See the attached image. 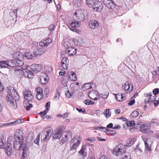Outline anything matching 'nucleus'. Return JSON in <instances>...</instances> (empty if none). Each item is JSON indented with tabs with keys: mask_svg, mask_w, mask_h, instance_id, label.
Instances as JSON below:
<instances>
[{
	"mask_svg": "<svg viewBox=\"0 0 159 159\" xmlns=\"http://www.w3.org/2000/svg\"><path fill=\"white\" fill-rule=\"evenodd\" d=\"M19 62H17L14 60L2 61H0V68L18 67V68L15 70L16 72H20L21 74H23V75L25 77L30 79L33 78L34 74L32 71L27 68L28 66L26 64H24L23 61Z\"/></svg>",
	"mask_w": 159,
	"mask_h": 159,
	"instance_id": "1",
	"label": "nucleus"
},
{
	"mask_svg": "<svg viewBox=\"0 0 159 159\" xmlns=\"http://www.w3.org/2000/svg\"><path fill=\"white\" fill-rule=\"evenodd\" d=\"M6 98L7 103L11 108L16 109L17 107L16 99L19 97L17 93L12 86L8 88Z\"/></svg>",
	"mask_w": 159,
	"mask_h": 159,
	"instance_id": "2",
	"label": "nucleus"
},
{
	"mask_svg": "<svg viewBox=\"0 0 159 159\" xmlns=\"http://www.w3.org/2000/svg\"><path fill=\"white\" fill-rule=\"evenodd\" d=\"M73 42L70 41L65 42L64 44V46L66 48V52L70 56H74L76 53L77 49L74 47L71 46V43Z\"/></svg>",
	"mask_w": 159,
	"mask_h": 159,
	"instance_id": "3",
	"label": "nucleus"
},
{
	"mask_svg": "<svg viewBox=\"0 0 159 159\" xmlns=\"http://www.w3.org/2000/svg\"><path fill=\"white\" fill-rule=\"evenodd\" d=\"M125 151V146L120 143L114 148L112 152L114 155L118 157H120L124 154Z\"/></svg>",
	"mask_w": 159,
	"mask_h": 159,
	"instance_id": "4",
	"label": "nucleus"
},
{
	"mask_svg": "<svg viewBox=\"0 0 159 159\" xmlns=\"http://www.w3.org/2000/svg\"><path fill=\"white\" fill-rule=\"evenodd\" d=\"M80 143V138L79 136L76 135L74 137L70 143V151L76 150Z\"/></svg>",
	"mask_w": 159,
	"mask_h": 159,
	"instance_id": "5",
	"label": "nucleus"
},
{
	"mask_svg": "<svg viewBox=\"0 0 159 159\" xmlns=\"http://www.w3.org/2000/svg\"><path fill=\"white\" fill-rule=\"evenodd\" d=\"M84 12H85L86 15H87L86 12L84 11ZM85 14L82 12L81 10L76 11L73 16L74 20L78 21L79 23L83 21L85 19Z\"/></svg>",
	"mask_w": 159,
	"mask_h": 159,
	"instance_id": "6",
	"label": "nucleus"
},
{
	"mask_svg": "<svg viewBox=\"0 0 159 159\" xmlns=\"http://www.w3.org/2000/svg\"><path fill=\"white\" fill-rule=\"evenodd\" d=\"M13 143L12 137H9L7 140V146L5 147L6 152L8 156H10L12 153V144Z\"/></svg>",
	"mask_w": 159,
	"mask_h": 159,
	"instance_id": "7",
	"label": "nucleus"
},
{
	"mask_svg": "<svg viewBox=\"0 0 159 159\" xmlns=\"http://www.w3.org/2000/svg\"><path fill=\"white\" fill-rule=\"evenodd\" d=\"M142 140L144 142L145 148L149 152L152 151L151 147L152 144V140L150 138H147L144 136L141 137Z\"/></svg>",
	"mask_w": 159,
	"mask_h": 159,
	"instance_id": "8",
	"label": "nucleus"
},
{
	"mask_svg": "<svg viewBox=\"0 0 159 159\" xmlns=\"http://www.w3.org/2000/svg\"><path fill=\"white\" fill-rule=\"evenodd\" d=\"M146 124H142L140 125H139V130L143 133L146 134H150L153 133V131L148 128L146 126Z\"/></svg>",
	"mask_w": 159,
	"mask_h": 159,
	"instance_id": "9",
	"label": "nucleus"
},
{
	"mask_svg": "<svg viewBox=\"0 0 159 159\" xmlns=\"http://www.w3.org/2000/svg\"><path fill=\"white\" fill-rule=\"evenodd\" d=\"M14 138L15 140L20 141L21 143L24 141L22 130L20 129H17L14 134Z\"/></svg>",
	"mask_w": 159,
	"mask_h": 159,
	"instance_id": "10",
	"label": "nucleus"
},
{
	"mask_svg": "<svg viewBox=\"0 0 159 159\" xmlns=\"http://www.w3.org/2000/svg\"><path fill=\"white\" fill-rule=\"evenodd\" d=\"M24 141L21 143L20 141L15 140V141L13 142L14 147L15 148L18 150L21 149L22 150L23 148H25L26 145L25 143H24Z\"/></svg>",
	"mask_w": 159,
	"mask_h": 159,
	"instance_id": "11",
	"label": "nucleus"
},
{
	"mask_svg": "<svg viewBox=\"0 0 159 159\" xmlns=\"http://www.w3.org/2000/svg\"><path fill=\"white\" fill-rule=\"evenodd\" d=\"M69 23L70 24L69 26V29L73 31L77 32L78 30L76 28L80 26V23L75 20L70 21Z\"/></svg>",
	"mask_w": 159,
	"mask_h": 159,
	"instance_id": "12",
	"label": "nucleus"
},
{
	"mask_svg": "<svg viewBox=\"0 0 159 159\" xmlns=\"http://www.w3.org/2000/svg\"><path fill=\"white\" fill-rule=\"evenodd\" d=\"M92 7L95 11L100 12L103 8V5L100 1H96L92 5Z\"/></svg>",
	"mask_w": 159,
	"mask_h": 159,
	"instance_id": "13",
	"label": "nucleus"
},
{
	"mask_svg": "<svg viewBox=\"0 0 159 159\" xmlns=\"http://www.w3.org/2000/svg\"><path fill=\"white\" fill-rule=\"evenodd\" d=\"M71 133L69 131H66L63 133L61 140V142L62 143V144L67 142L71 138Z\"/></svg>",
	"mask_w": 159,
	"mask_h": 159,
	"instance_id": "14",
	"label": "nucleus"
},
{
	"mask_svg": "<svg viewBox=\"0 0 159 159\" xmlns=\"http://www.w3.org/2000/svg\"><path fill=\"white\" fill-rule=\"evenodd\" d=\"M88 94L90 98L94 100L99 99L100 96L98 94V92L95 90H93L88 92Z\"/></svg>",
	"mask_w": 159,
	"mask_h": 159,
	"instance_id": "15",
	"label": "nucleus"
},
{
	"mask_svg": "<svg viewBox=\"0 0 159 159\" xmlns=\"http://www.w3.org/2000/svg\"><path fill=\"white\" fill-rule=\"evenodd\" d=\"M46 51V49L44 48H40L34 50L33 54L34 56H40L44 53Z\"/></svg>",
	"mask_w": 159,
	"mask_h": 159,
	"instance_id": "16",
	"label": "nucleus"
},
{
	"mask_svg": "<svg viewBox=\"0 0 159 159\" xmlns=\"http://www.w3.org/2000/svg\"><path fill=\"white\" fill-rule=\"evenodd\" d=\"M12 56L14 58L17 59L19 60L18 61H16L15 60H14L16 62H19V61H22V60L23 59V55L22 53L19 51H17L13 53ZM10 61H14V60H10Z\"/></svg>",
	"mask_w": 159,
	"mask_h": 159,
	"instance_id": "17",
	"label": "nucleus"
},
{
	"mask_svg": "<svg viewBox=\"0 0 159 159\" xmlns=\"http://www.w3.org/2000/svg\"><path fill=\"white\" fill-rule=\"evenodd\" d=\"M24 98L28 101H30L34 98L31 92L29 90H26L23 93Z\"/></svg>",
	"mask_w": 159,
	"mask_h": 159,
	"instance_id": "18",
	"label": "nucleus"
},
{
	"mask_svg": "<svg viewBox=\"0 0 159 159\" xmlns=\"http://www.w3.org/2000/svg\"><path fill=\"white\" fill-rule=\"evenodd\" d=\"M40 78V81L41 83L44 85L45 84L48 82L47 75L44 73H40L39 75Z\"/></svg>",
	"mask_w": 159,
	"mask_h": 159,
	"instance_id": "19",
	"label": "nucleus"
},
{
	"mask_svg": "<svg viewBox=\"0 0 159 159\" xmlns=\"http://www.w3.org/2000/svg\"><path fill=\"white\" fill-rule=\"evenodd\" d=\"M129 83L127 82H126L122 86V89L124 90L126 93H130L133 89V86L131 85V87L130 88V85Z\"/></svg>",
	"mask_w": 159,
	"mask_h": 159,
	"instance_id": "20",
	"label": "nucleus"
},
{
	"mask_svg": "<svg viewBox=\"0 0 159 159\" xmlns=\"http://www.w3.org/2000/svg\"><path fill=\"white\" fill-rule=\"evenodd\" d=\"M74 43L79 46H82L84 44V40L80 37H76V39H73Z\"/></svg>",
	"mask_w": 159,
	"mask_h": 159,
	"instance_id": "21",
	"label": "nucleus"
},
{
	"mask_svg": "<svg viewBox=\"0 0 159 159\" xmlns=\"http://www.w3.org/2000/svg\"><path fill=\"white\" fill-rule=\"evenodd\" d=\"M51 39L50 38H48L45 39H43L40 42L39 45L41 47H47L51 43Z\"/></svg>",
	"mask_w": 159,
	"mask_h": 159,
	"instance_id": "22",
	"label": "nucleus"
},
{
	"mask_svg": "<svg viewBox=\"0 0 159 159\" xmlns=\"http://www.w3.org/2000/svg\"><path fill=\"white\" fill-rule=\"evenodd\" d=\"M122 6L123 7L120 6L119 7L117 8L116 11V13L117 15L118 16L122 15L126 10V7L125 4H124V5H122Z\"/></svg>",
	"mask_w": 159,
	"mask_h": 159,
	"instance_id": "23",
	"label": "nucleus"
},
{
	"mask_svg": "<svg viewBox=\"0 0 159 159\" xmlns=\"http://www.w3.org/2000/svg\"><path fill=\"white\" fill-rule=\"evenodd\" d=\"M69 60L67 57H64L61 60L62 67L65 70H67L69 66Z\"/></svg>",
	"mask_w": 159,
	"mask_h": 159,
	"instance_id": "24",
	"label": "nucleus"
},
{
	"mask_svg": "<svg viewBox=\"0 0 159 159\" xmlns=\"http://www.w3.org/2000/svg\"><path fill=\"white\" fill-rule=\"evenodd\" d=\"M62 129L61 128L55 130L52 134L53 139H60L61 136Z\"/></svg>",
	"mask_w": 159,
	"mask_h": 159,
	"instance_id": "25",
	"label": "nucleus"
},
{
	"mask_svg": "<svg viewBox=\"0 0 159 159\" xmlns=\"http://www.w3.org/2000/svg\"><path fill=\"white\" fill-rule=\"evenodd\" d=\"M30 68L33 72L37 73L41 70L42 67L40 65L34 64L30 66Z\"/></svg>",
	"mask_w": 159,
	"mask_h": 159,
	"instance_id": "26",
	"label": "nucleus"
},
{
	"mask_svg": "<svg viewBox=\"0 0 159 159\" xmlns=\"http://www.w3.org/2000/svg\"><path fill=\"white\" fill-rule=\"evenodd\" d=\"M86 146L83 145L80 150L79 152V156H81L83 158H84L87 156V153L85 152Z\"/></svg>",
	"mask_w": 159,
	"mask_h": 159,
	"instance_id": "27",
	"label": "nucleus"
},
{
	"mask_svg": "<svg viewBox=\"0 0 159 159\" xmlns=\"http://www.w3.org/2000/svg\"><path fill=\"white\" fill-rule=\"evenodd\" d=\"M104 4L108 8L113 9L115 7V4L112 0H106Z\"/></svg>",
	"mask_w": 159,
	"mask_h": 159,
	"instance_id": "28",
	"label": "nucleus"
},
{
	"mask_svg": "<svg viewBox=\"0 0 159 159\" xmlns=\"http://www.w3.org/2000/svg\"><path fill=\"white\" fill-rule=\"evenodd\" d=\"M68 78L72 81H76L77 79L76 74L74 72L72 71H69L67 74Z\"/></svg>",
	"mask_w": 159,
	"mask_h": 159,
	"instance_id": "29",
	"label": "nucleus"
},
{
	"mask_svg": "<svg viewBox=\"0 0 159 159\" xmlns=\"http://www.w3.org/2000/svg\"><path fill=\"white\" fill-rule=\"evenodd\" d=\"M36 95L38 100H40L43 98V93L42 88L39 87L37 88L36 89Z\"/></svg>",
	"mask_w": 159,
	"mask_h": 159,
	"instance_id": "30",
	"label": "nucleus"
},
{
	"mask_svg": "<svg viewBox=\"0 0 159 159\" xmlns=\"http://www.w3.org/2000/svg\"><path fill=\"white\" fill-rule=\"evenodd\" d=\"M52 135V130L49 129L44 134L41 136V139L44 141H46L47 139H49Z\"/></svg>",
	"mask_w": 159,
	"mask_h": 159,
	"instance_id": "31",
	"label": "nucleus"
},
{
	"mask_svg": "<svg viewBox=\"0 0 159 159\" xmlns=\"http://www.w3.org/2000/svg\"><path fill=\"white\" fill-rule=\"evenodd\" d=\"M126 123L128 127H130L129 129L131 132H132L135 129V127L134 126L135 124V122L134 120L128 121L126 122Z\"/></svg>",
	"mask_w": 159,
	"mask_h": 159,
	"instance_id": "32",
	"label": "nucleus"
},
{
	"mask_svg": "<svg viewBox=\"0 0 159 159\" xmlns=\"http://www.w3.org/2000/svg\"><path fill=\"white\" fill-rule=\"evenodd\" d=\"M89 25L91 29H94L98 26L99 24L97 20H94L90 21Z\"/></svg>",
	"mask_w": 159,
	"mask_h": 159,
	"instance_id": "33",
	"label": "nucleus"
},
{
	"mask_svg": "<svg viewBox=\"0 0 159 159\" xmlns=\"http://www.w3.org/2000/svg\"><path fill=\"white\" fill-rule=\"evenodd\" d=\"M115 95L116 99L119 101H123L125 99L124 97L125 95L121 93H118L117 94H114Z\"/></svg>",
	"mask_w": 159,
	"mask_h": 159,
	"instance_id": "34",
	"label": "nucleus"
},
{
	"mask_svg": "<svg viewBox=\"0 0 159 159\" xmlns=\"http://www.w3.org/2000/svg\"><path fill=\"white\" fill-rule=\"evenodd\" d=\"M23 106L25 108L27 111H29L30 108L32 107L33 106V105L32 104L28 102H24L23 103Z\"/></svg>",
	"mask_w": 159,
	"mask_h": 159,
	"instance_id": "35",
	"label": "nucleus"
},
{
	"mask_svg": "<svg viewBox=\"0 0 159 159\" xmlns=\"http://www.w3.org/2000/svg\"><path fill=\"white\" fill-rule=\"evenodd\" d=\"M92 88L91 84L90 83H88L83 85L82 89L84 90H86Z\"/></svg>",
	"mask_w": 159,
	"mask_h": 159,
	"instance_id": "36",
	"label": "nucleus"
},
{
	"mask_svg": "<svg viewBox=\"0 0 159 159\" xmlns=\"http://www.w3.org/2000/svg\"><path fill=\"white\" fill-rule=\"evenodd\" d=\"M25 57L27 59H33L34 57L33 54L31 52H26L25 53Z\"/></svg>",
	"mask_w": 159,
	"mask_h": 159,
	"instance_id": "37",
	"label": "nucleus"
},
{
	"mask_svg": "<svg viewBox=\"0 0 159 159\" xmlns=\"http://www.w3.org/2000/svg\"><path fill=\"white\" fill-rule=\"evenodd\" d=\"M103 113L106 118H109L111 116V112L110 111V109H107L105 110Z\"/></svg>",
	"mask_w": 159,
	"mask_h": 159,
	"instance_id": "38",
	"label": "nucleus"
},
{
	"mask_svg": "<svg viewBox=\"0 0 159 159\" xmlns=\"http://www.w3.org/2000/svg\"><path fill=\"white\" fill-rule=\"evenodd\" d=\"M24 121V120L23 119H20L16 120L15 121L12 122L13 125H16L20 124L21 123H23Z\"/></svg>",
	"mask_w": 159,
	"mask_h": 159,
	"instance_id": "39",
	"label": "nucleus"
},
{
	"mask_svg": "<svg viewBox=\"0 0 159 159\" xmlns=\"http://www.w3.org/2000/svg\"><path fill=\"white\" fill-rule=\"evenodd\" d=\"M75 92L72 91L71 92H70L69 90H68L67 93H66V94L67 97L68 98H73L74 97V94Z\"/></svg>",
	"mask_w": 159,
	"mask_h": 159,
	"instance_id": "40",
	"label": "nucleus"
},
{
	"mask_svg": "<svg viewBox=\"0 0 159 159\" xmlns=\"http://www.w3.org/2000/svg\"><path fill=\"white\" fill-rule=\"evenodd\" d=\"M5 140L4 139H0V148H4V146L5 144Z\"/></svg>",
	"mask_w": 159,
	"mask_h": 159,
	"instance_id": "41",
	"label": "nucleus"
},
{
	"mask_svg": "<svg viewBox=\"0 0 159 159\" xmlns=\"http://www.w3.org/2000/svg\"><path fill=\"white\" fill-rule=\"evenodd\" d=\"M84 103L86 105H89L90 104L93 105L95 103L93 101H92L91 100L87 99L85 100L84 101Z\"/></svg>",
	"mask_w": 159,
	"mask_h": 159,
	"instance_id": "42",
	"label": "nucleus"
},
{
	"mask_svg": "<svg viewBox=\"0 0 159 159\" xmlns=\"http://www.w3.org/2000/svg\"><path fill=\"white\" fill-rule=\"evenodd\" d=\"M27 150V148L26 147L25 148H23V149H22L23 153L22 154V157H21L22 159H24L26 155V153Z\"/></svg>",
	"mask_w": 159,
	"mask_h": 159,
	"instance_id": "43",
	"label": "nucleus"
},
{
	"mask_svg": "<svg viewBox=\"0 0 159 159\" xmlns=\"http://www.w3.org/2000/svg\"><path fill=\"white\" fill-rule=\"evenodd\" d=\"M139 112L136 111H134L131 114V117L135 118L137 117L139 115Z\"/></svg>",
	"mask_w": 159,
	"mask_h": 159,
	"instance_id": "44",
	"label": "nucleus"
},
{
	"mask_svg": "<svg viewBox=\"0 0 159 159\" xmlns=\"http://www.w3.org/2000/svg\"><path fill=\"white\" fill-rule=\"evenodd\" d=\"M86 3L89 7L92 6L93 2V0H86Z\"/></svg>",
	"mask_w": 159,
	"mask_h": 159,
	"instance_id": "45",
	"label": "nucleus"
},
{
	"mask_svg": "<svg viewBox=\"0 0 159 159\" xmlns=\"http://www.w3.org/2000/svg\"><path fill=\"white\" fill-rule=\"evenodd\" d=\"M134 139H129L128 143V146H130L134 143Z\"/></svg>",
	"mask_w": 159,
	"mask_h": 159,
	"instance_id": "46",
	"label": "nucleus"
},
{
	"mask_svg": "<svg viewBox=\"0 0 159 159\" xmlns=\"http://www.w3.org/2000/svg\"><path fill=\"white\" fill-rule=\"evenodd\" d=\"M12 122L9 123L5 124H0V127H2L3 126H8L13 125Z\"/></svg>",
	"mask_w": 159,
	"mask_h": 159,
	"instance_id": "47",
	"label": "nucleus"
},
{
	"mask_svg": "<svg viewBox=\"0 0 159 159\" xmlns=\"http://www.w3.org/2000/svg\"><path fill=\"white\" fill-rule=\"evenodd\" d=\"M40 139V134H39L38 135L37 138L36 139H35L34 141V143L37 145H39V142Z\"/></svg>",
	"mask_w": 159,
	"mask_h": 159,
	"instance_id": "48",
	"label": "nucleus"
},
{
	"mask_svg": "<svg viewBox=\"0 0 159 159\" xmlns=\"http://www.w3.org/2000/svg\"><path fill=\"white\" fill-rule=\"evenodd\" d=\"M96 139L94 137H90L86 139V140L89 141L90 143H93L96 140Z\"/></svg>",
	"mask_w": 159,
	"mask_h": 159,
	"instance_id": "49",
	"label": "nucleus"
},
{
	"mask_svg": "<svg viewBox=\"0 0 159 159\" xmlns=\"http://www.w3.org/2000/svg\"><path fill=\"white\" fill-rule=\"evenodd\" d=\"M54 29L55 25H52L49 27L48 30L50 32V33H51V32L53 31Z\"/></svg>",
	"mask_w": 159,
	"mask_h": 159,
	"instance_id": "50",
	"label": "nucleus"
},
{
	"mask_svg": "<svg viewBox=\"0 0 159 159\" xmlns=\"http://www.w3.org/2000/svg\"><path fill=\"white\" fill-rule=\"evenodd\" d=\"M109 93H105V94H103V93L101 94L100 96L103 98H106L107 97Z\"/></svg>",
	"mask_w": 159,
	"mask_h": 159,
	"instance_id": "51",
	"label": "nucleus"
},
{
	"mask_svg": "<svg viewBox=\"0 0 159 159\" xmlns=\"http://www.w3.org/2000/svg\"><path fill=\"white\" fill-rule=\"evenodd\" d=\"M156 98V95H154L152 97H151L149 99L150 102H152L155 101Z\"/></svg>",
	"mask_w": 159,
	"mask_h": 159,
	"instance_id": "52",
	"label": "nucleus"
},
{
	"mask_svg": "<svg viewBox=\"0 0 159 159\" xmlns=\"http://www.w3.org/2000/svg\"><path fill=\"white\" fill-rule=\"evenodd\" d=\"M159 92V89L158 88L155 89L153 90V93L154 94V95L157 94Z\"/></svg>",
	"mask_w": 159,
	"mask_h": 159,
	"instance_id": "53",
	"label": "nucleus"
},
{
	"mask_svg": "<svg viewBox=\"0 0 159 159\" xmlns=\"http://www.w3.org/2000/svg\"><path fill=\"white\" fill-rule=\"evenodd\" d=\"M60 94L59 92H57L55 94L54 99L56 100H57L59 99Z\"/></svg>",
	"mask_w": 159,
	"mask_h": 159,
	"instance_id": "54",
	"label": "nucleus"
},
{
	"mask_svg": "<svg viewBox=\"0 0 159 159\" xmlns=\"http://www.w3.org/2000/svg\"><path fill=\"white\" fill-rule=\"evenodd\" d=\"M50 102H48L45 104V107L46 108V110L48 111L50 107Z\"/></svg>",
	"mask_w": 159,
	"mask_h": 159,
	"instance_id": "55",
	"label": "nucleus"
},
{
	"mask_svg": "<svg viewBox=\"0 0 159 159\" xmlns=\"http://www.w3.org/2000/svg\"><path fill=\"white\" fill-rule=\"evenodd\" d=\"M116 132L114 130H109V134H109L112 136H113L116 134Z\"/></svg>",
	"mask_w": 159,
	"mask_h": 159,
	"instance_id": "56",
	"label": "nucleus"
},
{
	"mask_svg": "<svg viewBox=\"0 0 159 159\" xmlns=\"http://www.w3.org/2000/svg\"><path fill=\"white\" fill-rule=\"evenodd\" d=\"M48 111L47 110H45L41 112L40 113V114H41L42 116H43L46 115Z\"/></svg>",
	"mask_w": 159,
	"mask_h": 159,
	"instance_id": "57",
	"label": "nucleus"
},
{
	"mask_svg": "<svg viewBox=\"0 0 159 159\" xmlns=\"http://www.w3.org/2000/svg\"><path fill=\"white\" fill-rule=\"evenodd\" d=\"M102 130L104 132H105L107 134H109V129H107L103 127Z\"/></svg>",
	"mask_w": 159,
	"mask_h": 159,
	"instance_id": "58",
	"label": "nucleus"
},
{
	"mask_svg": "<svg viewBox=\"0 0 159 159\" xmlns=\"http://www.w3.org/2000/svg\"><path fill=\"white\" fill-rule=\"evenodd\" d=\"M135 102V101L134 99H133L130 101L128 104L129 106H131L133 105Z\"/></svg>",
	"mask_w": 159,
	"mask_h": 159,
	"instance_id": "59",
	"label": "nucleus"
},
{
	"mask_svg": "<svg viewBox=\"0 0 159 159\" xmlns=\"http://www.w3.org/2000/svg\"><path fill=\"white\" fill-rule=\"evenodd\" d=\"M131 156L129 154L127 155H125V157L123 158V159H131Z\"/></svg>",
	"mask_w": 159,
	"mask_h": 159,
	"instance_id": "60",
	"label": "nucleus"
},
{
	"mask_svg": "<svg viewBox=\"0 0 159 159\" xmlns=\"http://www.w3.org/2000/svg\"><path fill=\"white\" fill-rule=\"evenodd\" d=\"M76 109L80 112H83L85 111V109H83V110L81 109V108H76Z\"/></svg>",
	"mask_w": 159,
	"mask_h": 159,
	"instance_id": "61",
	"label": "nucleus"
},
{
	"mask_svg": "<svg viewBox=\"0 0 159 159\" xmlns=\"http://www.w3.org/2000/svg\"><path fill=\"white\" fill-rule=\"evenodd\" d=\"M139 144H138L137 145L136 147L135 148V152H137L138 150H139L141 151V152H142V150L140 149V148L139 149Z\"/></svg>",
	"mask_w": 159,
	"mask_h": 159,
	"instance_id": "62",
	"label": "nucleus"
},
{
	"mask_svg": "<svg viewBox=\"0 0 159 159\" xmlns=\"http://www.w3.org/2000/svg\"><path fill=\"white\" fill-rule=\"evenodd\" d=\"M17 9H15L12 11L11 13H13V15L14 16H16L17 15Z\"/></svg>",
	"mask_w": 159,
	"mask_h": 159,
	"instance_id": "63",
	"label": "nucleus"
},
{
	"mask_svg": "<svg viewBox=\"0 0 159 159\" xmlns=\"http://www.w3.org/2000/svg\"><path fill=\"white\" fill-rule=\"evenodd\" d=\"M154 104L155 107H156L159 105V99L155 101L154 103Z\"/></svg>",
	"mask_w": 159,
	"mask_h": 159,
	"instance_id": "64",
	"label": "nucleus"
}]
</instances>
